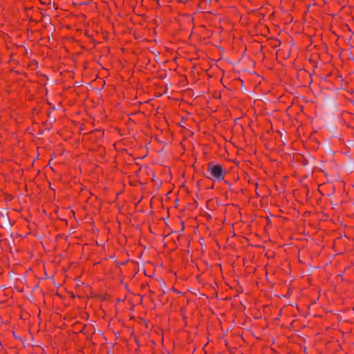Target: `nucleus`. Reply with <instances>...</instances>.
<instances>
[{
  "instance_id": "f257e3e1",
  "label": "nucleus",
  "mask_w": 354,
  "mask_h": 354,
  "mask_svg": "<svg viewBox=\"0 0 354 354\" xmlns=\"http://www.w3.org/2000/svg\"><path fill=\"white\" fill-rule=\"evenodd\" d=\"M207 171L210 174V178L216 180H222L223 178L224 171L222 169V167L219 165H209Z\"/></svg>"
},
{
  "instance_id": "f03ea898",
  "label": "nucleus",
  "mask_w": 354,
  "mask_h": 354,
  "mask_svg": "<svg viewBox=\"0 0 354 354\" xmlns=\"http://www.w3.org/2000/svg\"><path fill=\"white\" fill-rule=\"evenodd\" d=\"M44 5H48L50 9H54L56 10L57 8V6L55 5V2L51 3V1H49L48 3H46V1H41Z\"/></svg>"
}]
</instances>
